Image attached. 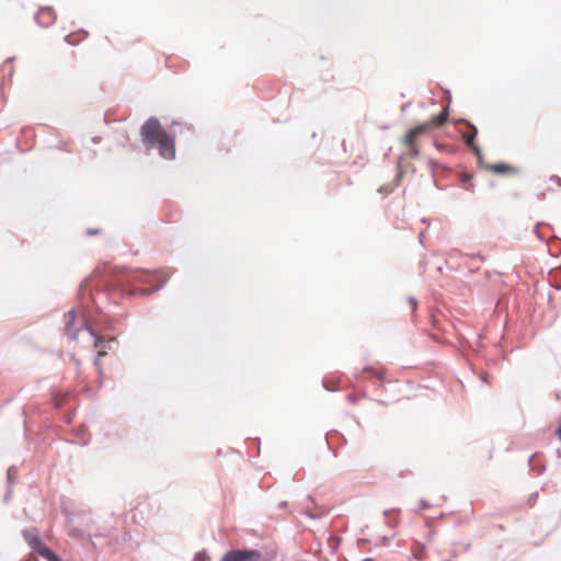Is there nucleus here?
Listing matches in <instances>:
<instances>
[{
  "label": "nucleus",
  "mask_w": 561,
  "mask_h": 561,
  "mask_svg": "<svg viewBox=\"0 0 561 561\" xmlns=\"http://www.w3.org/2000/svg\"><path fill=\"white\" fill-rule=\"evenodd\" d=\"M196 561H204V559L198 557V558H196Z\"/></svg>",
  "instance_id": "17"
},
{
  "label": "nucleus",
  "mask_w": 561,
  "mask_h": 561,
  "mask_svg": "<svg viewBox=\"0 0 561 561\" xmlns=\"http://www.w3.org/2000/svg\"><path fill=\"white\" fill-rule=\"evenodd\" d=\"M68 317L73 318V312H72V311H70V312L68 313Z\"/></svg>",
  "instance_id": "16"
},
{
  "label": "nucleus",
  "mask_w": 561,
  "mask_h": 561,
  "mask_svg": "<svg viewBox=\"0 0 561 561\" xmlns=\"http://www.w3.org/2000/svg\"><path fill=\"white\" fill-rule=\"evenodd\" d=\"M411 305H412V308L414 310L416 308V301L414 299H411Z\"/></svg>",
  "instance_id": "14"
},
{
  "label": "nucleus",
  "mask_w": 561,
  "mask_h": 561,
  "mask_svg": "<svg viewBox=\"0 0 561 561\" xmlns=\"http://www.w3.org/2000/svg\"><path fill=\"white\" fill-rule=\"evenodd\" d=\"M363 373H371L379 379L383 377L381 371H375L373 368H365Z\"/></svg>",
  "instance_id": "11"
},
{
  "label": "nucleus",
  "mask_w": 561,
  "mask_h": 561,
  "mask_svg": "<svg viewBox=\"0 0 561 561\" xmlns=\"http://www.w3.org/2000/svg\"><path fill=\"white\" fill-rule=\"evenodd\" d=\"M469 127L471 129V134H463L462 138L466 142L467 146H469L470 148H472V150L479 156L481 153V150L480 148L474 144V138H476V135L478 133L477 130V127L469 124Z\"/></svg>",
  "instance_id": "7"
},
{
  "label": "nucleus",
  "mask_w": 561,
  "mask_h": 561,
  "mask_svg": "<svg viewBox=\"0 0 561 561\" xmlns=\"http://www.w3.org/2000/svg\"><path fill=\"white\" fill-rule=\"evenodd\" d=\"M141 140L148 149L159 148L162 158L171 160L175 157L174 139L162 128L160 122L151 117L141 127Z\"/></svg>",
  "instance_id": "1"
},
{
  "label": "nucleus",
  "mask_w": 561,
  "mask_h": 561,
  "mask_svg": "<svg viewBox=\"0 0 561 561\" xmlns=\"http://www.w3.org/2000/svg\"><path fill=\"white\" fill-rule=\"evenodd\" d=\"M94 346H95V348H98V359H100L101 357H103L107 354V352L103 345V340L101 337H98L95 340ZM98 362L99 360H96V363Z\"/></svg>",
  "instance_id": "9"
},
{
  "label": "nucleus",
  "mask_w": 561,
  "mask_h": 561,
  "mask_svg": "<svg viewBox=\"0 0 561 561\" xmlns=\"http://www.w3.org/2000/svg\"><path fill=\"white\" fill-rule=\"evenodd\" d=\"M467 179H469V176H468L467 174H463V175H462V180L465 181V180H467Z\"/></svg>",
  "instance_id": "15"
},
{
  "label": "nucleus",
  "mask_w": 561,
  "mask_h": 561,
  "mask_svg": "<svg viewBox=\"0 0 561 561\" xmlns=\"http://www.w3.org/2000/svg\"><path fill=\"white\" fill-rule=\"evenodd\" d=\"M151 277H152L151 274L141 273V274L136 275L134 278L137 279L138 282H141V283H150L151 282L150 278Z\"/></svg>",
  "instance_id": "10"
},
{
  "label": "nucleus",
  "mask_w": 561,
  "mask_h": 561,
  "mask_svg": "<svg viewBox=\"0 0 561 561\" xmlns=\"http://www.w3.org/2000/svg\"><path fill=\"white\" fill-rule=\"evenodd\" d=\"M66 41H67L69 44L73 45V44H75L73 35H68V36L66 37Z\"/></svg>",
  "instance_id": "13"
},
{
  "label": "nucleus",
  "mask_w": 561,
  "mask_h": 561,
  "mask_svg": "<svg viewBox=\"0 0 561 561\" xmlns=\"http://www.w3.org/2000/svg\"><path fill=\"white\" fill-rule=\"evenodd\" d=\"M447 117L448 107L446 106L440 114L432 117L427 122L417 125L407 133L402 139V144L408 148L409 154L411 157L416 158L420 154V149L416 146V139L422 135L428 134L432 129L443 126L446 123Z\"/></svg>",
  "instance_id": "2"
},
{
  "label": "nucleus",
  "mask_w": 561,
  "mask_h": 561,
  "mask_svg": "<svg viewBox=\"0 0 561 561\" xmlns=\"http://www.w3.org/2000/svg\"><path fill=\"white\" fill-rule=\"evenodd\" d=\"M36 21L39 25L48 27L56 21V12L50 7H43L36 13Z\"/></svg>",
  "instance_id": "5"
},
{
  "label": "nucleus",
  "mask_w": 561,
  "mask_h": 561,
  "mask_svg": "<svg viewBox=\"0 0 561 561\" xmlns=\"http://www.w3.org/2000/svg\"><path fill=\"white\" fill-rule=\"evenodd\" d=\"M221 561H263V554L259 550H230Z\"/></svg>",
  "instance_id": "3"
},
{
  "label": "nucleus",
  "mask_w": 561,
  "mask_h": 561,
  "mask_svg": "<svg viewBox=\"0 0 561 561\" xmlns=\"http://www.w3.org/2000/svg\"><path fill=\"white\" fill-rule=\"evenodd\" d=\"M412 554L419 561H423L425 559V547L424 545L416 543L412 547Z\"/></svg>",
  "instance_id": "8"
},
{
  "label": "nucleus",
  "mask_w": 561,
  "mask_h": 561,
  "mask_svg": "<svg viewBox=\"0 0 561 561\" xmlns=\"http://www.w3.org/2000/svg\"><path fill=\"white\" fill-rule=\"evenodd\" d=\"M486 170L500 175L515 174L518 172L516 167L507 163H491L486 165Z\"/></svg>",
  "instance_id": "6"
},
{
  "label": "nucleus",
  "mask_w": 561,
  "mask_h": 561,
  "mask_svg": "<svg viewBox=\"0 0 561 561\" xmlns=\"http://www.w3.org/2000/svg\"><path fill=\"white\" fill-rule=\"evenodd\" d=\"M556 434H557V437L559 438V440H561V421L559 422V426L556 431Z\"/></svg>",
  "instance_id": "12"
},
{
  "label": "nucleus",
  "mask_w": 561,
  "mask_h": 561,
  "mask_svg": "<svg viewBox=\"0 0 561 561\" xmlns=\"http://www.w3.org/2000/svg\"><path fill=\"white\" fill-rule=\"evenodd\" d=\"M24 537L30 547L47 561H60L59 557L45 546L39 538L32 536L30 533H24Z\"/></svg>",
  "instance_id": "4"
}]
</instances>
